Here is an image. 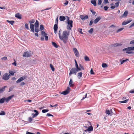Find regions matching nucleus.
Instances as JSON below:
<instances>
[{
  "instance_id": "49530a36",
  "label": "nucleus",
  "mask_w": 134,
  "mask_h": 134,
  "mask_svg": "<svg viewBox=\"0 0 134 134\" xmlns=\"http://www.w3.org/2000/svg\"><path fill=\"white\" fill-rule=\"evenodd\" d=\"M124 29V28L122 27L118 29L116 31L118 33L122 31Z\"/></svg>"
},
{
  "instance_id": "6e6552de",
  "label": "nucleus",
  "mask_w": 134,
  "mask_h": 134,
  "mask_svg": "<svg viewBox=\"0 0 134 134\" xmlns=\"http://www.w3.org/2000/svg\"><path fill=\"white\" fill-rule=\"evenodd\" d=\"M128 50V51H134V47H131L123 49L122 51Z\"/></svg>"
},
{
  "instance_id": "bf43d9fd",
  "label": "nucleus",
  "mask_w": 134,
  "mask_h": 134,
  "mask_svg": "<svg viewBox=\"0 0 134 134\" xmlns=\"http://www.w3.org/2000/svg\"><path fill=\"white\" fill-rule=\"evenodd\" d=\"M90 73L91 74H94V73L93 72L92 68L90 70Z\"/></svg>"
},
{
  "instance_id": "7ed1b4c3",
  "label": "nucleus",
  "mask_w": 134,
  "mask_h": 134,
  "mask_svg": "<svg viewBox=\"0 0 134 134\" xmlns=\"http://www.w3.org/2000/svg\"><path fill=\"white\" fill-rule=\"evenodd\" d=\"M10 74L8 73H5L3 76L2 77V79L4 80H8L9 78Z\"/></svg>"
},
{
  "instance_id": "4be33fe9",
  "label": "nucleus",
  "mask_w": 134,
  "mask_h": 134,
  "mask_svg": "<svg viewBox=\"0 0 134 134\" xmlns=\"http://www.w3.org/2000/svg\"><path fill=\"white\" fill-rule=\"evenodd\" d=\"M82 73L81 72H80L78 73L77 74V77L79 79H80L82 76Z\"/></svg>"
},
{
  "instance_id": "5fc2aeb1",
  "label": "nucleus",
  "mask_w": 134,
  "mask_h": 134,
  "mask_svg": "<svg viewBox=\"0 0 134 134\" xmlns=\"http://www.w3.org/2000/svg\"><path fill=\"white\" fill-rule=\"evenodd\" d=\"M79 66H80V68L83 70H84V68L83 67V66H82V65H81L80 64H79Z\"/></svg>"
},
{
  "instance_id": "c03bdc74",
  "label": "nucleus",
  "mask_w": 134,
  "mask_h": 134,
  "mask_svg": "<svg viewBox=\"0 0 134 134\" xmlns=\"http://www.w3.org/2000/svg\"><path fill=\"white\" fill-rule=\"evenodd\" d=\"M5 114V113L4 111H2L0 113V115H4Z\"/></svg>"
},
{
  "instance_id": "2f4dec72",
  "label": "nucleus",
  "mask_w": 134,
  "mask_h": 134,
  "mask_svg": "<svg viewBox=\"0 0 134 134\" xmlns=\"http://www.w3.org/2000/svg\"><path fill=\"white\" fill-rule=\"evenodd\" d=\"M35 27H38V22L37 20H36L35 24Z\"/></svg>"
},
{
  "instance_id": "2eb2a0df",
  "label": "nucleus",
  "mask_w": 134,
  "mask_h": 134,
  "mask_svg": "<svg viewBox=\"0 0 134 134\" xmlns=\"http://www.w3.org/2000/svg\"><path fill=\"white\" fill-rule=\"evenodd\" d=\"M122 45V44L121 43H115L111 44L110 46L111 47H116L118 46H121Z\"/></svg>"
},
{
  "instance_id": "ea45409f",
  "label": "nucleus",
  "mask_w": 134,
  "mask_h": 134,
  "mask_svg": "<svg viewBox=\"0 0 134 134\" xmlns=\"http://www.w3.org/2000/svg\"><path fill=\"white\" fill-rule=\"evenodd\" d=\"M9 72L10 75H11L13 76L14 75V73L12 71L9 70Z\"/></svg>"
},
{
  "instance_id": "6ab92c4d",
  "label": "nucleus",
  "mask_w": 134,
  "mask_h": 134,
  "mask_svg": "<svg viewBox=\"0 0 134 134\" xmlns=\"http://www.w3.org/2000/svg\"><path fill=\"white\" fill-rule=\"evenodd\" d=\"M34 27V25L33 24H30V27L31 31L33 32H34L35 31Z\"/></svg>"
},
{
  "instance_id": "b1692460",
  "label": "nucleus",
  "mask_w": 134,
  "mask_h": 134,
  "mask_svg": "<svg viewBox=\"0 0 134 134\" xmlns=\"http://www.w3.org/2000/svg\"><path fill=\"white\" fill-rule=\"evenodd\" d=\"M73 81L71 79H70L69 83V85H70V86L73 87L74 86V85L72 84Z\"/></svg>"
},
{
  "instance_id": "338daca9",
  "label": "nucleus",
  "mask_w": 134,
  "mask_h": 134,
  "mask_svg": "<svg viewBox=\"0 0 134 134\" xmlns=\"http://www.w3.org/2000/svg\"><path fill=\"white\" fill-rule=\"evenodd\" d=\"M25 82H22L20 83V86H23V85H25Z\"/></svg>"
},
{
  "instance_id": "680f3d73",
  "label": "nucleus",
  "mask_w": 134,
  "mask_h": 134,
  "mask_svg": "<svg viewBox=\"0 0 134 134\" xmlns=\"http://www.w3.org/2000/svg\"><path fill=\"white\" fill-rule=\"evenodd\" d=\"M44 36H45V40L46 41H47L48 39V36L47 35H45Z\"/></svg>"
},
{
  "instance_id": "473e14b6",
  "label": "nucleus",
  "mask_w": 134,
  "mask_h": 134,
  "mask_svg": "<svg viewBox=\"0 0 134 134\" xmlns=\"http://www.w3.org/2000/svg\"><path fill=\"white\" fill-rule=\"evenodd\" d=\"M7 21L10 24L12 25H13V24L14 23V21H9V20H7Z\"/></svg>"
},
{
  "instance_id": "de8ad7c7",
  "label": "nucleus",
  "mask_w": 134,
  "mask_h": 134,
  "mask_svg": "<svg viewBox=\"0 0 134 134\" xmlns=\"http://www.w3.org/2000/svg\"><path fill=\"white\" fill-rule=\"evenodd\" d=\"M35 20L34 19H32L31 21H29V22L30 24H32L34 23L35 22Z\"/></svg>"
},
{
  "instance_id": "423d86ee",
  "label": "nucleus",
  "mask_w": 134,
  "mask_h": 134,
  "mask_svg": "<svg viewBox=\"0 0 134 134\" xmlns=\"http://www.w3.org/2000/svg\"><path fill=\"white\" fill-rule=\"evenodd\" d=\"M70 89V88L69 87H68L66 90L64 91H63L62 93V94L64 95L67 94L69 92V90Z\"/></svg>"
},
{
  "instance_id": "58836bf2",
  "label": "nucleus",
  "mask_w": 134,
  "mask_h": 134,
  "mask_svg": "<svg viewBox=\"0 0 134 134\" xmlns=\"http://www.w3.org/2000/svg\"><path fill=\"white\" fill-rule=\"evenodd\" d=\"M49 110L47 109H43L42 110V112L43 113H45L46 112H47L49 111Z\"/></svg>"
},
{
  "instance_id": "9d476101",
  "label": "nucleus",
  "mask_w": 134,
  "mask_h": 134,
  "mask_svg": "<svg viewBox=\"0 0 134 134\" xmlns=\"http://www.w3.org/2000/svg\"><path fill=\"white\" fill-rule=\"evenodd\" d=\"M80 18L82 20H85L87 19L88 18V16L87 15H86L85 16L83 15H81L80 16Z\"/></svg>"
},
{
  "instance_id": "412c9836",
  "label": "nucleus",
  "mask_w": 134,
  "mask_h": 134,
  "mask_svg": "<svg viewBox=\"0 0 134 134\" xmlns=\"http://www.w3.org/2000/svg\"><path fill=\"white\" fill-rule=\"evenodd\" d=\"M21 15L19 13H18L16 14L15 15V16L19 19H21Z\"/></svg>"
},
{
  "instance_id": "e2e57ef3",
  "label": "nucleus",
  "mask_w": 134,
  "mask_h": 134,
  "mask_svg": "<svg viewBox=\"0 0 134 134\" xmlns=\"http://www.w3.org/2000/svg\"><path fill=\"white\" fill-rule=\"evenodd\" d=\"M47 115L48 116H53V115L51 114L48 113L47 114Z\"/></svg>"
},
{
  "instance_id": "8fccbe9b",
  "label": "nucleus",
  "mask_w": 134,
  "mask_h": 134,
  "mask_svg": "<svg viewBox=\"0 0 134 134\" xmlns=\"http://www.w3.org/2000/svg\"><path fill=\"white\" fill-rule=\"evenodd\" d=\"M108 8V7L107 6H105L104 7V9L105 11H106L107 10Z\"/></svg>"
},
{
  "instance_id": "39448f33",
  "label": "nucleus",
  "mask_w": 134,
  "mask_h": 134,
  "mask_svg": "<svg viewBox=\"0 0 134 134\" xmlns=\"http://www.w3.org/2000/svg\"><path fill=\"white\" fill-rule=\"evenodd\" d=\"M31 55V52H26L24 53L23 56L24 57H30Z\"/></svg>"
},
{
  "instance_id": "e433bc0d",
  "label": "nucleus",
  "mask_w": 134,
  "mask_h": 134,
  "mask_svg": "<svg viewBox=\"0 0 134 134\" xmlns=\"http://www.w3.org/2000/svg\"><path fill=\"white\" fill-rule=\"evenodd\" d=\"M41 35L42 36H44L45 35H47L46 34L44 31H42L41 32Z\"/></svg>"
},
{
  "instance_id": "052dcab7",
  "label": "nucleus",
  "mask_w": 134,
  "mask_h": 134,
  "mask_svg": "<svg viewBox=\"0 0 134 134\" xmlns=\"http://www.w3.org/2000/svg\"><path fill=\"white\" fill-rule=\"evenodd\" d=\"M32 120V118H31V117H30L29 119H28V120L30 121V122H31V121Z\"/></svg>"
},
{
  "instance_id": "f704fd0d",
  "label": "nucleus",
  "mask_w": 134,
  "mask_h": 134,
  "mask_svg": "<svg viewBox=\"0 0 134 134\" xmlns=\"http://www.w3.org/2000/svg\"><path fill=\"white\" fill-rule=\"evenodd\" d=\"M58 26L57 24H55L54 26V30H57L58 29Z\"/></svg>"
},
{
  "instance_id": "aec40b11",
  "label": "nucleus",
  "mask_w": 134,
  "mask_h": 134,
  "mask_svg": "<svg viewBox=\"0 0 134 134\" xmlns=\"http://www.w3.org/2000/svg\"><path fill=\"white\" fill-rule=\"evenodd\" d=\"M14 95L8 97L6 98H5V101L6 102H8L10 100L13 96Z\"/></svg>"
},
{
  "instance_id": "7c9ffc66",
  "label": "nucleus",
  "mask_w": 134,
  "mask_h": 134,
  "mask_svg": "<svg viewBox=\"0 0 134 134\" xmlns=\"http://www.w3.org/2000/svg\"><path fill=\"white\" fill-rule=\"evenodd\" d=\"M75 65L76 67V69L80 71L81 70V69L80 68H79L77 63H76V64H75Z\"/></svg>"
},
{
  "instance_id": "bb28decb",
  "label": "nucleus",
  "mask_w": 134,
  "mask_h": 134,
  "mask_svg": "<svg viewBox=\"0 0 134 134\" xmlns=\"http://www.w3.org/2000/svg\"><path fill=\"white\" fill-rule=\"evenodd\" d=\"M65 19V18L64 16H60L59 18V20L61 21H64Z\"/></svg>"
},
{
  "instance_id": "4c0bfd02",
  "label": "nucleus",
  "mask_w": 134,
  "mask_h": 134,
  "mask_svg": "<svg viewBox=\"0 0 134 134\" xmlns=\"http://www.w3.org/2000/svg\"><path fill=\"white\" fill-rule=\"evenodd\" d=\"M93 28H91L90 30L88 31L89 33L91 34H92L93 33Z\"/></svg>"
},
{
  "instance_id": "a211bd4d",
  "label": "nucleus",
  "mask_w": 134,
  "mask_h": 134,
  "mask_svg": "<svg viewBox=\"0 0 134 134\" xmlns=\"http://www.w3.org/2000/svg\"><path fill=\"white\" fill-rule=\"evenodd\" d=\"M7 87V86H5L2 88H0V94L3 93L5 91V88Z\"/></svg>"
},
{
  "instance_id": "6e6d98bb",
  "label": "nucleus",
  "mask_w": 134,
  "mask_h": 134,
  "mask_svg": "<svg viewBox=\"0 0 134 134\" xmlns=\"http://www.w3.org/2000/svg\"><path fill=\"white\" fill-rule=\"evenodd\" d=\"M129 92L130 93H134V89L131 90Z\"/></svg>"
},
{
  "instance_id": "69168bd1",
  "label": "nucleus",
  "mask_w": 134,
  "mask_h": 134,
  "mask_svg": "<svg viewBox=\"0 0 134 134\" xmlns=\"http://www.w3.org/2000/svg\"><path fill=\"white\" fill-rule=\"evenodd\" d=\"M2 59L3 60H5L7 59V57H4L2 58Z\"/></svg>"
},
{
  "instance_id": "13d9d810",
  "label": "nucleus",
  "mask_w": 134,
  "mask_h": 134,
  "mask_svg": "<svg viewBox=\"0 0 134 134\" xmlns=\"http://www.w3.org/2000/svg\"><path fill=\"white\" fill-rule=\"evenodd\" d=\"M68 3V2L67 1H66V2L64 3V5H66Z\"/></svg>"
},
{
  "instance_id": "79ce46f5",
  "label": "nucleus",
  "mask_w": 134,
  "mask_h": 134,
  "mask_svg": "<svg viewBox=\"0 0 134 134\" xmlns=\"http://www.w3.org/2000/svg\"><path fill=\"white\" fill-rule=\"evenodd\" d=\"M35 31L36 32H38L39 31V30L38 29V27H35Z\"/></svg>"
},
{
  "instance_id": "0eeeda50",
  "label": "nucleus",
  "mask_w": 134,
  "mask_h": 134,
  "mask_svg": "<svg viewBox=\"0 0 134 134\" xmlns=\"http://www.w3.org/2000/svg\"><path fill=\"white\" fill-rule=\"evenodd\" d=\"M68 24L70 26H69L68 28V29L69 30L71 29V27H72V24L73 23V21L72 20H71L70 21H69L67 22Z\"/></svg>"
},
{
  "instance_id": "393cba45",
  "label": "nucleus",
  "mask_w": 134,
  "mask_h": 134,
  "mask_svg": "<svg viewBox=\"0 0 134 134\" xmlns=\"http://www.w3.org/2000/svg\"><path fill=\"white\" fill-rule=\"evenodd\" d=\"M52 45L54 47L56 48H57L58 47V46L56 44L55 42L52 41Z\"/></svg>"
},
{
  "instance_id": "cd10ccee",
  "label": "nucleus",
  "mask_w": 134,
  "mask_h": 134,
  "mask_svg": "<svg viewBox=\"0 0 134 134\" xmlns=\"http://www.w3.org/2000/svg\"><path fill=\"white\" fill-rule=\"evenodd\" d=\"M5 97H3L0 99V103H3L5 101Z\"/></svg>"
},
{
  "instance_id": "3c124183",
  "label": "nucleus",
  "mask_w": 134,
  "mask_h": 134,
  "mask_svg": "<svg viewBox=\"0 0 134 134\" xmlns=\"http://www.w3.org/2000/svg\"><path fill=\"white\" fill-rule=\"evenodd\" d=\"M90 11L92 12L93 15H95L96 13L95 12L94 10H90Z\"/></svg>"
},
{
  "instance_id": "f03ea898",
  "label": "nucleus",
  "mask_w": 134,
  "mask_h": 134,
  "mask_svg": "<svg viewBox=\"0 0 134 134\" xmlns=\"http://www.w3.org/2000/svg\"><path fill=\"white\" fill-rule=\"evenodd\" d=\"M80 71L79 70L76 69L75 68H72L70 70L69 73V76H70L72 74H74L76 75L77 72Z\"/></svg>"
},
{
  "instance_id": "f3484780",
  "label": "nucleus",
  "mask_w": 134,
  "mask_h": 134,
  "mask_svg": "<svg viewBox=\"0 0 134 134\" xmlns=\"http://www.w3.org/2000/svg\"><path fill=\"white\" fill-rule=\"evenodd\" d=\"M132 20H131L127 21H124L122 23V25H124L129 23L132 21Z\"/></svg>"
},
{
  "instance_id": "c756f323",
  "label": "nucleus",
  "mask_w": 134,
  "mask_h": 134,
  "mask_svg": "<svg viewBox=\"0 0 134 134\" xmlns=\"http://www.w3.org/2000/svg\"><path fill=\"white\" fill-rule=\"evenodd\" d=\"M129 60V59H127L126 60H122V61L120 60V62H121V64H122L124 62H127V61H128Z\"/></svg>"
},
{
  "instance_id": "9b49d317",
  "label": "nucleus",
  "mask_w": 134,
  "mask_h": 134,
  "mask_svg": "<svg viewBox=\"0 0 134 134\" xmlns=\"http://www.w3.org/2000/svg\"><path fill=\"white\" fill-rule=\"evenodd\" d=\"M34 112L36 113L35 114H34V113L32 114V116L33 118H34V117H36L39 114L38 111L36 110H34Z\"/></svg>"
},
{
  "instance_id": "f257e3e1",
  "label": "nucleus",
  "mask_w": 134,
  "mask_h": 134,
  "mask_svg": "<svg viewBox=\"0 0 134 134\" xmlns=\"http://www.w3.org/2000/svg\"><path fill=\"white\" fill-rule=\"evenodd\" d=\"M69 35V32L66 31L63 32L62 35L60 37V39L62 40L64 43H65L66 42V40L68 39V36Z\"/></svg>"
},
{
  "instance_id": "a18cd8bd",
  "label": "nucleus",
  "mask_w": 134,
  "mask_h": 134,
  "mask_svg": "<svg viewBox=\"0 0 134 134\" xmlns=\"http://www.w3.org/2000/svg\"><path fill=\"white\" fill-rule=\"evenodd\" d=\"M44 27L42 25H41L40 26V29L41 30H42L44 29Z\"/></svg>"
},
{
  "instance_id": "c85d7f7f",
  "label": "nucleus",
  "mask_w": 134,
  "mask_h": 134,
  "mask_svg": "<svg viewBox=\"0 0 134 134\" xmlns=\"http://www.w3.org/2000/svg\"><path fill=\"white\" fill-rule=\"evenodd\" d=\"M105 113L106 114L110 115V116H111L112 115V114H111L110 110H107L105 111Z\"/></svg>"
},
{
  "instance_id": "f8f14e48",
  "label": "nucleus",
  "mask_w": 134,
  "mask_h": 134,
  "mask_svg": "<svg viewBox=\"0 0 134 134\" xmlns=\"http://www.w3.org/2000/svg\"><path fill=\"white\" fill-rule=\"evenodd\" d=\"M120 2L119 1H118V2L115 3V5L111 6L110 7V8L112 9H114L116 7H118L119 6Z\"/></svg>"
},
{
  "instance_id": "72a5a7b5",
  "label": "nucleus",
  "mask_w": 134,
  "mask_h": 134,
  "mask_svg": "<svg viewBox=\"0 0 134 134\" xmlns=\"http://www.w3.org/2000/svg\"><path fill=\"white\" fill-rule=\"evenodd\" d=\"M85 60L86 61L90 60V59L86 55L85 56Z\"/></svg>"
},
{
  "instance_id": "20e7f679",
  "label": "nucleus",
  "mask_w": 134,
  "mask_h": 134,
  "mask_svg": "<svg viewBox=\"0 0 134 134\" xmlns=\"http://www.w3.org/2000/svg\"><path fill=\"white\" fill-rule=\"evenodd\" d=\"M73 51L74 53L75 56L77 57L79 56V52L76 48H73Z\"/></svg>"
},
{
  "instance_id": "a19ab883",
  "label": "nucleus",
  "mask_w": 134,
  "mask_h": 134,
  "mask_svg": "<svg viewBox=\"0 0 134 134\" xmlns=\"http://www.w3.org/2000/svg\"><path fill=\"white\" fill-rule=\"evenodd\" d=\"M128 99H127L124 100L120 101L119 102L122 103H126L128 101Z\"/></svg>"
},
{
  "instance_id": "774afa93",
  "label": "nucleus",
  "mask_w": 134,
  "mask_h": 134,
  "mask_svg": "<svg viewBox=\"0 0 134 134\" xmlns=\"http://www.w3.org/2000/svg\"><path fill=\"white\" fill-rule=\"evenodd\" d=\"M134 26V22L129 26V28H131Z\"/></svg>"
},
{
  "instance_id": "37998d69",
  "label": "nucleus",
  "mask_w": 134,
  "mask_h": 134,
  "mask_svg": "<svg viewBox=\"0 0 134 134\" xmlns=\"http://www.w3.org/2000/svg\"><path fill=\"white\" fill-rule=\"evenodd\" d=\"M102 66L103 67L105 68L107 66V65L105 63H103L102 64Z\"/></svg>"
},
{
  "instance_id": "c9c22d12",
  "label": "nucleus",
  "mask_w": 134,
  "mask_h": 134,
  "mask_svg": "<svg viewBox=\"0 0 134 134\" xmlns=\"http://www.w3.org/2000/svg\"><path fill=\"white\" fill-rule=\"evenodd\" d=\"M50 68H51L52 70L53 71H54V70L55 69L54 68L53 65L51 64H50Z\"/></svg>"
},
{
  "instance_id": "ddd939ff",
  "label": "nucleus",
  "mask_w": 134,
  "mask_h": 134,
  "mask_svg": "<svg viewBox=\"0 0 134 134\" xmlns=\"http://www.w3.org/2000/svg\"><path fill=\"white\" fill-rule=\"evenodd\" d=\"M93 130V127L92 126H91L90 127L89 126L87 129L85 130V131L86 132L88 131L89 132H90L91 131H92Z\"/></svg>"
},
{
  "instance_id": "4d7b16f0",
  "label": "nucleus",
  "mask_w": 134,
  "mask_h": 134,
  "mask_svg": "<svg viewBox=\"0 0 134 134\" xmlns=\"http://www.w3.org/2000/svg\"><path fill=\"white\" fill-rule=\"evenodd\" d=\"M102 0H98V4L99 5H100L102 3Z\"/></svg>"
},
{
  "instance_id": "603ef678",
  "label": "nucleus",
  "mask_w": 134,
  "mask_h": 134,
  "mask_svg": "<svg viewBox=\"0 0 134 134\" xmlns=\"http://www.w3.org/2000/svg\"><path fill=\"white\" fill-rule=\"evenodd\" d=\"M61 32H62V30H60L59 31V34H59V38H60V37L61 36Z\"/></svg>"
},
{
  "instance_id": "864d4df0",
  "label": "nucleus",
  "mask_w": 134,
  "mask_h": 134,
  "mask_svg": "<svg viewBox=\"0 0 134 134\" xmlns=\"http://www.w3.org/2000/svg\"><path fill=\"white\" fill-rule=\"evenodd\" d=\"M78 31L81 33V34H83V33L82 32V29H78Z\"/></svg>"
},
{
  "instance_id": "0e129e2a",
  "label": "nucleus",
  "mask_w": 134,
  "mask_h": 134,
  "mask_svg": "<svg viewBox=\"0 0 134 134\" xmlns=\"http://www.w3.org/2000/svg\"><path fill=\"white\" fill-rule=\"evenodd\" d=\"M15 62L14 63H12V64L13 65H14L15 66H16V62L15 60L14 59V60Z\"/></svg>"
},
{
  "instance_id": "a878e982",
  "label": "nucleus",
  "mask_w": 134,
  "mask_h": 134,
  "mask_svg": "<svg viewBox=\"0 0 134 134\" xmlns=\"http://www.w3.org/2000/svg\"><path fill=\"white\" fill-rule=\"evenodd\" d=\"M96 0H91V3L94 6H96Z\"/></svg>"
},
{
  "instance_id": "5701e85b",
  "label": "nucleus",
  "mask_w": 134,
  "mask_h": 134,
  "mask_svg": "<svg viewBox=\"0 0 134 134\" xmlns=\"http://www.w3.org/2000/svg\"><path fill=\"white\" fill-rule=\"evenodd\" d=\"M125 51L126 52V53H127L128 54H134V52L132 51H128L127 50H125V51Z\"/></svg>"
},
{
  "instance_id": "4468645a",
  "label": "nucleus",
  "mask_w": 134,
  "mask_h": 134,
  "mask_svg": "<svg viewBox=\"0 0 134 134\" xmlns=\"http://www.w3.org/2000/svg\"><path fill=\"white\" fill-rule=\"evenodd\" d=\"M25 79L24 77H22L19 79L18 80L16 81V82L17 83H19L20 82L22 81Z\"/></svg>"
},
{
  "instance_id": "09e8293b",
  "label": "nucleus",
  "mask_w": 134,
  "mask_h": 134,
  "mask_svg": "<svg viewBox=\"0 0 134 134\" xmlns=\"http://www.w3.org/2000/svg\"><path fill=\"white\" fill-rule=\"evenodd\" d=\"M25 28L27 30L29 29V28L28 27V24L26 23L25 24Z\"/></svg>"
},
{
  "instance_id": "1a4fd4ad",
  "label": "nucleus",
  "mask_w": 134,
  "mask_h": 134,
  "mask_svg": "<svg viewBox=\"0 0 134 134\" xmlns=\"http://www.w3.org/2000/svg\"><path fill=\"white\" fill-rule=\"evenodd\" d=\"M128 14V11H125L124 13L122 14V15L120 16V18H126Z\"/></svg>"
},
{
  "instance_id": "dca6fc26",
  "label": "nucleus",
  "mask_w": 134,
  "mask_h": 134,
  "mask_svg": "<svg viewBox=\"0 0 134 134\" xmlns=\"http://www.w3.org/2000/svg\"><path fill=\"white\" fill-rule=\"evenodd\" d=\"M101 19V18L100 16L98 17L97 18L95 19L93 21L94 24H97Z\"/></svg>"
}]
</instances>
